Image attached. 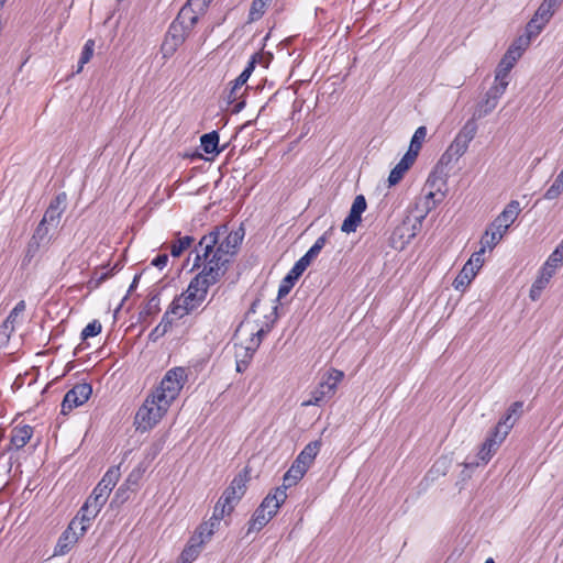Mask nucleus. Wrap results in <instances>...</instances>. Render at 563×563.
Returning a JSON list of instances; mask_svg holds the SVG:
<instances>
[{
	"label": "nucleus",
	"instance_id": "nucleus-10",
	"mask_svg": "<svg viewBox=\"0 0 563 563\" xmlns=\"http://www.w3.org/2000/svg\"><path fill=\"white\" fill-rule=\"evenodd\" d=\"M228 233V227L225 224L217 225L212 231L205 234L199 243L198 246L202 247V253H197L192 269L199 268L202 264H206V261L209 258V256L212 254L213 249L218 244V241L220 240V236L222 234Z\"/></svg>",
	"mask_w": 563,
	"mask_h": 563
},
{
	"label": "nucleus",
	"instance_id": "nucleus-46",
	"mask_svg": "<svg viewBox=\"0 0 563 563\" xmlns=\"http://www.w3.org/2000/svg\"><path fill=\"white\" fill-rule=\"evenodd\" d=\"M93 49H95V41L88 40L85 43L81 54H80V58L78 62V68L76 71L77 74L80 73L84 68V65L87 64L91 59V57L93 56Z\"/></svg>",
	"mask_w": 563,
	"mask_h": 563
},
{
	"label": "nucleus",
	"instance_id": "nucleus-5",
	"mask_svg": "<svg viewBox=\"0 0 563 563\" xmlns=\"http://www.w3.org/2000/svg\"><path fill=\"white\" fill-rule=\"evenodd\" d=\"M106 503L107 499L103 498V495H97V493L90 494L73 519L77 520L78 525H80L79 534L84 536L87 532L91 521L97 517Z\"/></svg>",
	"mask_w": 563,
	"mask_h": 563
},
{
	"label": "nucleus",
	"instance_id": "nucleus-4",
	"mask_svg": "<svg viewBox=\"0 0 563 563\" xmlns=\"http://www.w3.org/2000/svg\"><path fill=\"white\" fill-rule=\"evenodd\" d=\"M230 263V257L224 256L222 253H218V251L213 249L212 254L206 261L202 271L198 273L197 276H202L203 280L210 285H214L227 274Z\"/></svg>",
	"mask_w": 563,
	"mask_h": 563
},
{
	"label": "nucleus",
	"instance_id": "nucleus-12",
	"mask_svg": "<svg viewBox=\"0 0 563 563\" xmlns=\"http://www.w3.org/2000/svg\"><path fill=\"white\" fill-rule=\"evenodd\" d=\"M190 31L184 24L173 21L161 47L164 57L172 56L177 47L185 42Z\"/></svg>",
	"mask_w": 563,
	"mask_h": 563
},
{
	"label": "nucleus",
	"instance_id": "nucleus-19",
	"mask_svg": "<svg viewBox=\"0 0 563 563\" xmlns=\"http://www.w3.org/2000/svg\"><path fill=\"white\" fill-rule=\"evenodd\" d=\"M520 213V203L517 200H511L498 217L492 222V227L504 228L507 232L508 228L516 221Z\"/></svg>",
	"mask_w": 563,
	"mask_h": 563
},
{
	"label": "nucleus",
	"instance_id": "nucleus-23",
	"mask_svg": "<svg viewBox=\"0 0 563 563\" xmlns=\"http://www.w3.org/2000/svg\"><path fill=\"white\" fill-rule=\"evenodd\" d=\"M120 478V468L119 467H110L107 473L103 475L98 485L93 488L92 493H97V495H103V498L108 500L112 488L115 486L117 482Z\"/></svg>",
	"mask_w": 563,
	"mask_h": 563
},
{
	"label": "nucleus",
	"instance_id": "nucleus-52",
	"mask_svg": "<svg viewBox=\"0 0 563 563\" xmlns=\"http://www.w3.org/2000/svg\"><path fill=\"white\" fill-rule=\"evenodd\" d=\"M434 197H435V192L433 191H430L427 196H426V210L422 214H420L417 220H418V223L419 225H421L422 221L424 220V218L427 217V214L433 209L435 208V206L441 201V199L439 200H434Z\"/></svg>",
	"mask_w": 563,
	"mask_h": 563
},
{
	"label": "nucleus",
	"instance_id": "nucleus-28",
	"mask_svg": "<svg viewBox=\"0 0 563 563\" xmlns=\"http://www.w3.org/2000/svg\"><path fill=\"white\" fill-rule=\"evenodd\" d=\"M335 391L332 390V387L329 383L321 382L319 386L311 391V398L308 401H305L303 406H321L322 402L330 399Z\"/></svg>",
	"mask_w": 563,
	"mask_h": 563
},
{
	"label": "nucleus",
	"instance_id": "nucleus-58",
	"mask_svg": "<svg viewBox=\"0 0 563 563\" xmlns=\"http://www.w3.org/2000/svg\"><path fill=\"white\" fill-rule=\"evenodd\" d=\"M544 287H545V282L543 280V278L537 279L532 284L531 289H530L531 299L537 300Z\"/></svg>",
	"mask_w": 563,
	"mask_h": 563
},
{
	"label": "nucleus",
	"instance_id": "nucleus-3",
	"mask_svg": "<svg viewBox=\"0 0 563 563\" xmlns=\"http://www.w3.org/2000/svg\"><path fill=\"white\" fill-rule=\"evenodd\" d=\"M169 404L166 400L158 401L151 394L145 399L144 404L139 408L135 415V424L139 430L146 431L152 429L163 416L167 412Z\"/></svg>",
	"mask_w": 563,
	"mask_h": 563
},
{
	"label": "nucleus",
	"instance_id": "nucleus-42",
	"mask_svg": "<svg viewBox=\"0 0 563 563\" xmlns=\"http://www.w3.org/2000/svg\"><path fill=\"white\" fill-rule=\"evenodd\" d=\"M517 59L516 57L508 56L506 53L501 58L500 63L496 69V79H501L503 77H508L511 68L515 66Z\"/></svg>",
	"mask_w": 563,
	"mask_h": 563
},
{
	"label": "nucleus",
	"instance_id": "nucleus-24",
	"mask_svg": "<svg viewBox=\"0 0 563 563\" xmlns=\"http://www.w3.org/2000/svg\"><path fill=\"white\" fill-rule=\"evenodd\" d=\"M203 544L205 539H200L199 536H191L177 563H192L199 556Z\"/></svg>",
	"mask_w": 563,
	"mask_h": 563
},
{
	"label": "nucleus",
	"instance_id": "nucleus-43",
	"mask_svg": "<svg viewBox=\"0 0 563 563\" xmlns=\"http://www.w3.org/2000/svg\"><path fill=\"white\" fill-rule=\"evenodd\" d=\"M161 311L159 307V294H151L145 308L140 312V317L145 319V317L154 316Z\"/></svg>",
	"mask_w": 563,
	"mask_h": 563
},
{
	"label": "nucleus",
	"instance_id": "nucleus-37",
	"mask_svg": "<svg viewBox=\"0 0 563 563\" xmlns=\"http://www.w3.org/2000/svg\"><path fill=\"white\" fill-rule=\"evenodd\" d=\"M177 241L170 244V255L173 257H179L181 254L188 250L194 243L195 239L191 235L180 236V232L176 233Z\"/></svg>",
	"mask_w": 563,
	"mask_h": 563
},
{
	"label": "nucleus",
	"instance_id": "nucleus-45",
	"mask_svg": "<svg viewBox=\"0 0 563 563\" xmlns=\"http://www.w3.org/2000/svg\"><path fill=\"white\" fill-rule=\"evenodd\" d=\"M426 136H427V128L424 125L419 126L415 131V133L411 137L410 144H409V150L413 151L415 153L417 152V154H419V152L422 147V143L426 140Z\"/></svg>",
	"mask_w": 563,
	"mask_h": 563
},
{
	"label": "nucleus",
	"instance_id": "nucleus-61",
	"mask_svg": "<svg viewBox=\"0 0 563 563\" xmlns=\"http://www.w3.org/2000/svg\"><path fill=\"white\" fill-rule=\"evenodd\" d=\"M118 268V264H115L110 271L102 273L97 279H91L90 284L95 282V287H98L103 282H106L109 277L114 274V271Z\"/></svg>",
	"mask_w": 563,
	"mask_h": 563
},
{
	"label": "nucleus",
	"instance_id": "nucleus-6",
	"mask_svg": "<svg viewBox=\"0 0 563 563\" xmlns=\"http://www.w3.org/2000/svg\"><path fill=\"white\" fill-rule=\"evenodd\" d=\"M455 159V152H451L450 147L441 155L439 162L433 167L427 179V186L431 189H435L438 192H441L442 198L444 197V192L442 191V187L446 186V180L449 178V166Z\"/></svg>",
	"mask_w": 563,
	"mask_h": 563
},
{
	"label": "nucleus",
	"instance_id": "nucleus-8",
	"mask_svg": "<svg viewBox=\"0 0 563 563\" xmlns=\"http://www.w3.org/2000/svg\"><path fill=\"white\" fill-rule=\"evenodd\" d=\"M250 479V470L244 467L239 474L234 476L231 484L224 489L221 499L229 505V512H232L235 505L244 496L246 492V483Z\"/></svg>",
	"mask_w": 563,
	"mask_h": 563
},
{
	"label": "nucleus",
	"instance_id": "nucleus-30",
	"mask_svg": "<svg viewBox=\"0 0 563 563\" xmlns=\"http://www.w3.org/2000/svg\"><path fill=\"white\" fill-rule=\"evenodd\" d=\"M477 272L474 269L473 261H467L462 271L455 277L453 287L456 290H464L471 284Z\"/></svg>",
	"mask_w": 563,
	"mask_h": 563
},
{
	"label": "nucleus",
	"instance_id": "nucleus-26",
	"mask_svg": "<svg viewBox=\"0 0 563 563\" xmlns=\"http://www.w3.org/2000/svg\"><path fill=\"white\" fill-rule=\"evenodd\" d=\"M320 448H321V441L320 440H316V441L309 442L303 448V450L298 454V456L296 457L294 463L300 465L301 467H303L305 470L308 471L309 466L311 465V463L316 459Z\"/></svg>",
	"mask_w": 563,
	"mask_h": 563
},
{
	"label": "nucleus",
	"instance_id": "nucleus-1",
	"mask_svg": "<svg viewBox=\"0 0 563 563\" xmlns=\"http://www.w3.org/2000/svg\"><path fill=\"white\" fill-rule=\"evenodd\" d=\"M262 60L263 55L261 53H254L251 56L250 60L247 62V65L245 66L243 71L234 79V81H232V87L228 91L225 99L228 103L233 104V113H239L245 107L246 101L243 98V96L247 88H245L242 93H240V91L242 87L247 82L249 78L251 77L252 73L255 69L256 64L261 63Z\"/></svg>",
	"mask_w": 563,
	"mask_h": 563
},
{
	"label": "nucleus",
	"instance_id": "nucleus-34",
	"mask_svg": "<svg viewBox=\"0 0 563 563\" xmlns=\"http://www.w3.org/2000/svg\"><path fill=\"white\" fill-rule=\"evenodd\" d=\"M332 233L333 228L327 230L321 236L317 239L314 244L300 258H302L308 265H310V263L319 255L321 250L324 247L328 239L332 235Z\"/></svg>",
	"mask_w": 563,
	"mask_h": 563
},
{
	"label": "nucleus",
	"instance_id": "nucleus-14",
	"mask_svg": "<svg viewBox=\"0 0 563 563\" xmlns=\"http://www.w3.org/2000/svg\"><path fill=\"white\" fill-rule=\"evenodd\" d=\"M367 208L366 199L363 195H357L352 203L347 217L344 219L341 230L345 233L355 232L362 221V214Z\"/></svg>",
	"mask_w": 563,
	"mask_h": 563
},
{
	"label": "nucleus",
	"instance_id": "nucleus-7",
	"mask_svg": "<svg viewBox=\"0 0 563 563\" xmlns=\"http://www.w3.org/2000/svg\"><path fill=\"white\" fill-rule=\"evenodd\" d=\"M211 285L202 279V276H195L179 298L185 303V312L195 310L207 297Z\"/></svg>",
	"mask_w": 563,
	"mask_h": 563
},
{
	"label": "nucleus",
	"instance_id": "nucleus-47",
	"mask_svg": "<svg viewBox=\"0 0 563 563\" xmlns=\"http://www.w3.org/2000/svg\"><path fill=\"white\" fill-rule=\"evenodd\" d=\"M563 191V170L558 175L552 186L545 191L544 199L553 200Z\"/></svg>",
	"mask_w": 563,
	"mask_h": 563
},
{
	"label": "nucleus",
	"instance_id": "nucleus-59",
	"mask_svg": "<svg viewBox=\"0 0 563 563\" xmlns=\"http://www.w3.org/2000/svg\"><path fill=\"white\" fill-rule=\"evenodd\" d=\"M485 253L484 247H481L479 251L472 254L471 258L468 261H473L474 269L478 272V269L482 267L484 260L483 254Z\"/></svg>",
	"mask_w": 563,
	"mask_h": 563
},
{
	"label": "nucleus",
	"instance_id": "nucleus-64",
	"mask_svg": "<svg viewBox=\"0 0 563 563\" xmlns=\"http://www.w3.org/2000/svg\"><path fill=\"white\" fill-rule=\"evenodd\" d=\"M249 366V360H241L236 362V371L239 373L244 372Z\"/></svg>",
	"mask_w": 563,
	"mask_h": 563
},
{
	"label": "nucleus",
	"instance_id": "nucleus-21",
	"mask_svg": "<svg viewBox=\"0 0 563 563\" xmlns=\"http://www.w3.org/2000/svg\"><path fill=\"white\" fill-rule=\"evenodd\" d=\"M287 499V494L285 493V487H277L275 490L269 493L260 504L271 517H275L278 512L280 506Z\"/></svg>",
	"mask_w": 563,
	"mask_h": 563
},
{
	"label": "nucleus",
	"instance_id": "nucleus-36",
	"mask_svg": "<svg viewBox=\"0 0 563 563\" xmlns=\"http://www.w3.org/2000/svg\"><path fill=\"white\" fill-rule=\"evenodd\" d=\"M497 103L498 100L486 92L484 99L477 104L472 119L475 121L488 115L497 107Z\"/></svg>",
	"mask_w": 563,
	"mask_h": 563
},
{
	"label": "nucleus",
	"instance_id": "nucleus-53",
	"mask_svg": "<svg viewBox=\"0 0 563 563\" xmlns=\"http://www.w3.org/2000/svg\"><path fill=\"white\" fill-rule=\"evenodd\" d=\"M544 25H545L544 23H542L539 19L533 16L529 21V23L527 24V27H526L527 37H529L531 40L533 36H537L542 31Z\"/></svg>",
	"mask_w": 563,
	"mask_h": 563
},
{
	"label": "nucleus",
	"instance_id": "nucleus-27",
	"mask_svg": "<svg viewBox=\"0 0 563 563\" xmlns=\"http://www.w3.org/2000/svg\"><path fill=\"white\" fill-rule=\"evenodd\" d=\"M277 310H278V307L274 306L273 307V312H272V314L274 316L273 319L269 322H266V327L265 328H261L256 333L253 334V338H252L253 346H247L245 349V356L246 357H249V358L253 357V354L255 353V351L260 346V344H261L262 340L264 339V336L272 330L274 323L276 322V320L278 318Z\"/></svg>",
	"mask_w": 563,
	"mask_h": 563
},
{
	"label": "nucleus",
	"instance_id": "nucleus-25",
	"mask_svg": "<svg viewBox=\"0 0 563 563\" xmlns=\"http://www.w3.org/2000/svg\"><path fill=\"white\" fill-rule=\"evenodd\" d=\"M195 5V2L191 0H187L186 3L181 7L179 10L176 19L174 21L184 24L189 30H192L194 26L198 23L199 14L198 7H196V10L192 8Z\"/></svg>",
	"mask_w": 563,
	"mask_h": 563
},
{
	"label": "nucleus",
	"instance_id": "nucleus-44",
	"mask_svg": "<svg viewBox=\"0 0 563 563\" xmlns=\"http://www.w3.org/2000/svg\"><path fill=\"white\" fill-rule=\"evenodd\" d=\"M268 3L266 0H253L249 12V22L260 20L264 15Z\"/></svg>",
	"mask_w": 563,
	"mask_h": 563
},
{
	"label": "nucleus",
	"instance_id": "nucleus-40",
	"mask_svg": "<svg viewBox=\"0 0 563 563\" xmlns=\"http://www.w3.org/2000/svg\"><path fill=\"white\" fill-rule=\"evenodd\" d=\"M530 41L531 40L527 36H520L516 41H514V43L508 47L506 53L508 54V56L516 57V59L518 60L521 57L525 49L528 47Z\"/></svg>",
	"mask_w": 563,
	"mask_h": 563
},
{
	"label": "nucleus",
	"instance_id": "nucleus-54",
	"mask_svg": "<svg viewBox=\"0 0 563 563\" xmlns=\"http://www.w3.org/2000/svg\"><path fill=\"white\" fill-rule=\"evenodd\" d=\"M408 170L401 165L397 164L389 173L388 184L389 187L397 185Z\"/></svg>",
	"mask_w": 563,
	"mask_h": 563
},
{
	"label": "nucleus",
	"instance_id": "nucleus-55",
	"mask_svg": "<svg viewBox=\"0 0 563 563\" xmlns=\"http://www.w3.org/2000/svg\"><path fill=\"white\" fill-rule=\"evenodd\" d=\"M184 306H185V303L180 300V298H179V297H176V298L172 301V303H170V306H169L168 310H167L165 313H168V317H170V314H176V316H178L179 318H181V317H184L185 314H188V313H189V312H185V307H184Z\"/></svg>",
	"mask_w": 563,
	"mask_h": 563
},
{
	"label": "nucleus",
	"instance_id": "nucleus-16",
	"mask_svg": "<svg viewBox=\"0 0 563 563\" xmlns=\"http://www.w3.org/2000/svg\"><path fill=\"white\" fill-rule=\"evenodd\" d=\"M507 433L504 430L498 429V427H494V429L489 432L485 442L482 444V448L478 452V459L484 463H487L492 456L497 452L500 444L507 438Z\"/></svg>",
	"mask_w": 563,
	"mask_h": 563
},
{
	"label": "nucleus",
	"instance_id": "nucleus-9",
	"mask_svg": "<svg viewBox=\"0 0 563 563\" xmlns=\"http://www.w3.org/2000/svg\"><path fill=\"white\" fill-rule=\"evenodd\" d=\"M145 473V467L142 464H139L134 467L131 473L128 475L124 483L117 489L110 506L118 507L124 504L129 498L131 493L136 492L139 488L140 482Z\"/></svg>",
	"mask_w": 563,
	"mask_h": 563
},
{
	"label": "nucleus",
	"instance_id": "nucleus-41",
	"mask_svg": "<svg viewBox=\"0 0 563 563\" xmlns=\"http://www.w3.org/2000/svg\"><path fill=\"white\" fill-rule=\"evenodd\" d=\"M558 5H555V3L549 2V0H543V2L540 4V7L538 8V10H537V12L534 13L533 16H536L542 23L545 24L552 18V15L554 13V9Z\"/></svg>",
	"mask_w": 563,
	"mask_h": 563
},
{
	"label": "nucleus",
	"instance_id": "nucleus-63",
	"mask_svg": "<svg viewBox=\"0 0 563 563\" xmlns=\"http://www.w3.org/2000/svg\"><path fill=\"white\" fill-rule=\"evenodd\" d=\"M40 243H37L35 240H30L29 244H27V252H26V256H33L34 253L38 250L40 247Z\"/></svg>",
	"mask_w": 563,
	"mask_h": 563
},
{
	"label": "nucleus",
	"instance_id": "nucleus-18",
	"mask_svg": "<svg viewBox=\"0 0 563 563\" xmlns=\"http://www.w3.org/2000/svg\"><path fill=\"white\" fill-rule=\"evenodd\" d=\"M308 266L309 265L302 258H299L295 263L292 268L287 273L279 285L277 299H282L290 292L291 288L295 286L296 282L303 274Z\"/></svg>",
	"mask_w": 563,
	"mask_h": 563
},
{
	"label": "nucleus",
	"instance_id": "nucleus-39",
	"mask_svg": "<svg viewBox=\"0 0 563 563\" xmlns=\"http://www.w3.org/2000/svg\"><path fill=\"white\" fill-rule=\"evenodd\" d=\"M220 521H214L210 518L208 521L199 525L197 530L192 536H199L200 539H205V543L213 536L214 531L218 529Z\"/></svg>",
	"mask_w": 563,
	"mask_h": 563
},
{
	"label": "nucleus",
	"instance_id": "nucleus-51",
	"mask_svg": "<svg viewBox=\"0 0 563 563\" xmlns=\"http://www.w3.org/2000/svg\"><path fill=\"white\" fill-rule=\"evenodd\" d=\"M344 374L342 371L331 368L327 373V378L323 382L329 383V385L332 387V390L335 391L338 384L342 380Z\"/></svg>",
	"mask_w": 563,
	"mask_h": 563
},
{
	"label": "nucleus",
	"instance_id": "nucleus-22",
	"mask_svg": "<svg viewBox=\"0 0 563 563\" xmlns=\"http://www.w3.org/2000/svg\"><path fill=\"white\" fill-rule=\"evenodd\" d=\"M67 195L65 191H62L56 195V197L49 202L45 213H44V222H58L62 213L66 209Z\"/></svg>",
	"mask_w": 563,
	"mask_h": 563
},
{
	"label": "nucleus",
	"instance_id": "nucleus-35",
	"mask_svg": "<svg viewBox=\"0 0 563 563\" xmlns=\"http://www.w3.org/2000/svg\"><path fill=\"white\" fill-rule=\"evenodd\" d=\"M307 470L292 462L289 470L284 474L283 485L280 487H285L286 492L287 488L296 485L305 476Z\"/></svg>",
	"mask_w": 563,
	"mask_h": 563
},
{
	"label": "nucleus",
	"instance_id": "nucleus-48",
	"mask_svg": "<svg viewBox=\"0 0 563 563\" xmlns=\"http://www.w3.org/2000/svg\"><path fill=\"white\" fill-rule=\"evenodd\" d=\"M500 240H501V235L497 236V232H492L489 229H487L481 239V244H482V247H484V250L486 247H489L490 250H493L498 244V242Z\"/></svg>",
	"mask_w": 563,
	"mask_h": 563
},
{
	"label": "nucleus",
	"instance_id": "nucleus-57",
	"mask_svg": "<svg viewBox=\"0 0 563 563\" xmlns=\"http://www.w3.org/2000/svg\"><path fill=\"white\" fill-rule=\"evenodd\" d=\"M418 155L419 154H417V152L415 153L413 151L408 148V151L406 152V154L402 156L398 164L405 167L407 170H409V168L415 164Z\"/></svg>",
	"mask_w": 563,
	"mask_h": 563
},
{
	"label": "nucleus",
	"instance_id": "nucleus-17",
	"mask_svg": "<svg viewBox=\"0 0 563 563\" xmlns=\"http://www.w3.org/2000/svg\"><path fill=\"white\" fill-rule=\"evenodd\" d=\"M245 232L241 225L238 230H234L227 234L222 242L218 241L216 250L218 253H222L227 257H232L239 252L240 245L244 239Z\"/></svg>",
	"mask_w": 563,
	"mask_h": 563
},
{
	"label": "nucleus",
	"instance_id": "nucleus-49",
	"mask_svg": "<svg viewBox=\"0 0 563 563\" xmlns=\"http://www.w3.org/2000/svg\"><path fill=\"white\" fill-rule=\"evenodd\" d=\"M102 330V325L98 320L88 323L81 331L80 336L82 340L98 335Z\"/></svg>",
	"mask_w": 563,
	"mask_h": 563
},
{
	"label": "nucleus",
	"instance_id": "nucleus-56",
	"mask_svg": "<svg viewBox=\"0 0 563 563\" xmlns=\"http://www.w3.org/2000/svg\"><path fill=\"white\" fill-rule=\"evenodd\" d=\"M46 223L47 222H44V219H42L31 238L40 244L47 239L48 230L46 228Z\"/></svg>",
	"mask_w": 563,
	"mask_h": 563
},
{
	"label": "nucleus",
	"instance_id": "nucleus-32",
	"mask_svg": "<svg viewBox=\"0 0 563 563\" xmlns=\"http://www.w3.org/2000/svg\"><path fill=\"white\" fill-rule=\"evenodd\" d=\"M220 135L218 131L205 133L200 137V146L207 154L218 155L222 148L219 147Z\"/></svg>",
	"mask_w": 563,
	"mask_h": 563
},
{
	"label": "nucleus",
	"instance_id": "nucleus-50",
	"mask_svg": "<svg viewBox=\"0 0 563 563\" xmlns=\"http://www.w3.org/2000/svg\"><path fill=\"white\" fill-rule=\"evenodd\" d=\"M230 514L231 512H229V505H227L225 501H223V499H221V497H220L213 508V514H212L211 518L214 521H221L225 515H230Z\"/></svg>",
	"mask_w": 563,
	"mask_h": 563
},
{
	"label": "nucleus",
	"instance_id": "nucleus-33",
	"mask_svg": "<svg viewBox=\"0 0 563 563\" xmlns=\"http://www.w3.org/2000/svg\"><path fill=\"white\" fill-rule=\"evenodd\" d=\"M274 517H271L266 510L262 507H257L254 511L252 518L249 521V529L246 536H249L253 531H260L263 529Z\"/></svg>",
	"mask_w": 563,
	"mask_h": 563
},
{
	"label": "nucleus",
	"instance_id": "nucleus-20",
	"mask_svg": "<svg viewBox=\"0 0 563 563\" xmlns=\"http://www.w3.org/2000/svg\"><path fill=\"white\" fill-rule=\"evenodd\" d=\"M523 415V401H515L507 409L506 413L500 418L496 427L509 434L515 423Z\"/></svg>",
	"mask_w": 563,
	"mask_h": 563
},
{
	"label": "nucleus",
	"instance_id": "nucleus-11",
	"mask_svg": "<svg viewBox=\"0 0 563 563\" xmlns=\"http://www.w3.org/2000/svg\"><path fill=\"white\" fill-rule=\"evenodd\" d=\"M92 394V386L89 383L76 384L69 389L62 401V413L67 415L73 409L84 405Z\"/></svg>",
	"mask_w": 563,
	"mask_h": 563
},
{
	"label": "nucleus",
	"instance_id": "nucleus-62",
	"mask_svg": "<svg viewBox=\"0 0 563 563\" xmlns=\"http://www.w3.org/2000/svg\"><path fill=\"white\" fill-rule=\"evenodd\" d=\"M489 95L494 96L497 100L505 93V90L501 89L497 84L490 87L487 91Z\"/></svg>",
	"mask_w": 563,
	"mask_h": 563
},
{
	"label": "nucleus",
	"instance_id": "nucleus-31",
	"mask_svg": "<svg viewBox=\"0 0 563 563\" xmlns=\"http://www.w3.org/2000/svg\"><path fill=\"white\" fill-rule=\"evenodd\" d=\"M33 428L25 424L22 427H16L12 430L10 444L14 446L16 450L22 449L32 438Z\"/></svg>",
	"mask_w": 563,
	"mask_h": 563
},
{
	"label": "nucleus",
	"instance_id": "nucleus-15",
	"mask_svg": "<svg viewBox=\"0 0 563 563\" xmlns=\"http://www.w3.org/2000/svg\"><path fill=\"white\" fill-rule=\"evenodd\" d=\"M79 527L77 520H71L66 530L60 534L54 548V556L67 554L79 540Z\"/></svg>",
	"mask_w": 563,
	"mask_h": 563
},
{
	"label": "nucleus",
	"instance_id": "nucleus-2",
	"mask_svg": "<svg viewBox=\"0 0 563 563\" xmlns=\"http://www.w3.org/2000/svg\"><path fill=\"white\" fill-rule=\"evenodd\" d=\"M186 379V368L174 367L166 372L159 386L152 394L158 401L166 400L170 405L179 395Z\"/></svg>",
	"mask_w": 563,
	"mask_h": 563
},
{
	"label": "nucleus",
	"instance_id": "nucleus-29",
	"mask_svg": "<svg viewBox=\"0 0 563 563\" xmlns=\"http://www.w3.org/2000/svg\"><path fill=\"white\" fill-rule=\"evenodd\" d=\"M25 310L24 300L19 301L15 307L10 311L3 323L0 325V335H3L7 340L10 338L14 330V322L20 313Z\"/></svg>",
	"mask_w": 563,
	"mask_h": 563
},
{
	"label": "nucleus",
	"instance_id": "nucleus-60",
	"mask_svg": "<svg viewBox=\"0 0 563 563\" xmlns=\"http://www.w3.org/2000/svg\"><path fill=\"white\" fill-rule=\"evenodd\" d=\"M168 263V255L166 253L158 254L156 257H154L151 262V265L163 269Z\"/></svg>",
	"mask_w": 563,
	"mask_h": 563
},
{
	"label": "nucleus",
	"instance_id": "nucleus-38",
	"mask_svg": "<svg viewBox=\"0 0 563 563\" xmlns=\"http://www.w3.org/2000/svg\"><path fill=\"white\" fill-rule=\"evenodd\" d=\"M172 324L173 319L168 317V313H164L161 322L148 334V341L156 342L168 332V330L172 328Z\"/></svg>",
	"mask_w": 563,
	"mask_h": 563
},
{
	"label": "nucleus",
	"instance_id": "nucleus-13",
	"mask_svg": "<svg viewBox=\"0 0 563 563\" xmlns=\"http://www.w3.org/2000/svg\"><path fill=\"white\" fill-rule=\"evenodd\" d=\"M476 132L477 124L474 119L467 120L449 146L451 152H455V161L465 154L468 148V144L475 137Z\"/></svg>",
	"mask_w": 563,
	"mask_h": 563
}]
</instances>
